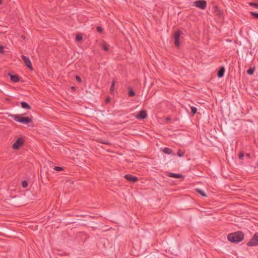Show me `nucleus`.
Segmentation results:
<instances>
[{"label":"nucleus","instance_id":"nucleus-1","mask_svg":"<svg viewBox=\"0 0 258 258\" xmlns=\"http://www.w3.org/2000/svg\"><path fill=\"white\" fill-rule=\"evenodd\" d=\"M228 240L233 243H238L244 239V235L241 231L229 233L227 236Z\"/></svg>","mask_w":258,"mask_h":258},{"label":"nucleus","instance_id":"nucleus-2","mask_svg":"<svg viewBox=\"0 0 258 258\" xmlns=\"http://www.w3.org/2000/svg\"><path fill=\"white\" fill-rule=\"evenodd\" d=\"M11 116L15 121L22 122L24 124H28L32 121L31 118L28 116L22 117L20 115L18 114L12 115Z\"/></svg>","mask_w":258,"mask_h":258},{"label":"nucleus","instance_id":"nucleus-3","mask_svg":"<svg viewBox=\"0 0 258 258\" xmlns=\"http://www.w3.org/2000/svg\"><path fill=\"white\" fill-rule=\"evenodd\" d=\"M249 246H258V233H255L252 238L247 242Z\"/></svg>","mask_w":258,"mask_h":258},{"label":"nucleus","instance_id":"nucleus-4","mask_svg":"<svg viewBox=\"0 0 258 258\" xmlns=\"http://www.w3.org/2000/svg\"><path fill=\"white\" fill-rule=\"evenodd\" d=\"M182 34L180 30L176 31L174 33V44L176 47H179L180 45L179 38Z\"/></svg>","mask_w":258,"mask_h":258},{"label":"nucleus","instance_id":"nucleus-5","mask_svg":"<svg viewBox=\"0 0 258 258\" xmlns=\"http://www.w3.org/2000/svg\"><path fill=\"white\" fill-rule=\"evenodd\" d=\"M194 6L202 10H204L207 7V2L204 0H199L194 3Z\"/></svg>","mask_w":258,"mask_h":258},{"label":"nucleus","instance_id":"nucleus-6","mask_svg":"<svg viewBox=\"0 0 258 258\" xmlns=\"http://www.w3.org/2000/svg\"><path fill=\"white\" fill-rule=\"evenodd\" d=\"M24 144V140L22 138H18L13 144L12 148L14 150L19 149Z\"/></svg>","mask_w":258,"mask_h":258},{"label":"nucleus","instance_id":"nucleus-7","mask_svg":"<svg viewBox=\"0 0 258 258\" xmlns=\"http://www.w3.org/2000/svg\"><path fill=\"white\" fill-rule=\"evenodd\" d=\"M22 58L23 60L24 61V62H25V65L31 70H32L33 68L32 66L31 62L29 58L26 56L22 55Z\"/></svg>","mask_w":258,"mask_h":258},{"label":"nucleus","instance_id":"nucleus-8","mask_svg":"<svg viewBox=\"0 0 258 258\" xmlns=\"http://www.w3.org/2000/svg\"><path fill=\"white\" fill-rule=\"evenodd\" d=\"M147 116V112L145 110H142L140 111L136 115V117L139 119H144Z\"/></svg>","mask_w":258,"mask_h":258},{"label":"nucleus","instance_id":"nucleus-9","mask_svg":"<svg viewBox=\"0 0 258 258\" xmlns=\"http://www.w3.org/2000/svg\"><path fill=\"white\" fill-rule=\"evenodd\" d=\"M124 178L128 181L132 182H135L138 180L137 177L128 174L125 175Z\"/></svg>","mask_w":258,"mask_h":258},{"label":"nucleus","instance_id":"nucleus-10","mask_svg":"<svg viewBox=\"0 0 258 258\" xmlns=\"http://www.w3.org/2000/svg\"><path fill=\"white\" fill-rule=\"evenodd\" d=\"M9 76L10 77L12 81L15 83H17L19 81V78L18 76L16 75H12L10 73H9Z\"/></svg>","mask_w":258,"mask_h":258},{"label":"nucleus","instance_id":"nucleus-11","mask_svg":"<svg viewBox=\"0 0 258 258\" xmlns=\"http://www.w3.org/2000/svg\"><path fill=\"white\" fill-rule=\"evenodd\" d=\"M225 72V68L224 67H221L220 70L218 72V76L219 78H222L224 76V74Z\"/></svg>","mask_w":258,"mask_h":258},{"label":"nucleus","instance_id":"nucleus-12","mask_svg":"<svg viewBox=\"0 0 258 258\" xmlns=\"http://www.w3.org/2000/svg\"><path fill=\"white\" fill-rule=\"evenodd\" d=\"M101 46L104 50H105V51H108L109 45L107 44L106 42L103 41L101 43Z\"/></svg>","mask_w":258,"mask_h":258},{"label":"nucleus","instance_id":"nucleus-13","mask_svg":"<svg viewBox=\"0 0 258 258\" xmlns=\"http://www.w3.org/2000/svg\"><path fill=\"white\" fill-rule=\"evenodd\" d=\"M169 176L173 178H180L183 177V176L182 175L180 174H177V173H170L169 174Z\"/></svg>","mask_w":258,"mask_h":258},{"label":"nucleus","instance_id":"nucleus-14","mask_svg":"<svg viewBox=\"0 0 258 258\" xmlns=\"http://www.w3.org/2000/svg\"><path fill=\"white\" fill-rule=\"evenodd\" d=\"M163 152L165 154L169 155L171 154L172 153V150L171 149L167 147H165L163 149Z\"/></svg>","mask_w":258,"mask_h":258},{"label":"nucleus","instance_id":"nucleus-15","mask_svg":"<svg viewBox=\"0 0 258 258\" xmlns=\"http://www.w3.org/2000/svg\"><path fill=\"white\" fill-rule=\"evenodd\" d=\"M21 107L23 108L30 109L31 108L30 106L26 102H21Z\"/></svg>","mask_w":258,"mask_h":258},{"label":"nucleus","instance_id":"nucleus-16","mask_svg":"<svg viewBox=\"0 0 258 258\" xmlns=\"http://www.w3.org/2000/svg\"><path fill=\"white\" fill-rule=\"evenodd\" d=\"M254 71V68H250L247 71V73L248 74L252 75H253Z\"/></svg>","mask_w":258,"mask_h":258},{"label":"nucleus","instance_id":"nucleus-17","mask_svg":"<svg viewBox=\"0 0 258 258\" xmlns=\"http://www.w3.org/2000/svg\"><path fill=\"white\" fill-rule=\"evenodd\" d=\"M115 81L114 80L112 81L111 83V86L110 87V91L111 92H113L114 90V86H115Z\"/></svg>","mask_w":258,"mask_h":258},{"label":"nucleus","instance_id":"nucleus-18","mask_svg":"<svg viewBox=\"0 0 258 258\" xmlns=\"http://www.w3.org/2000/svg\"><path fill=\"white\" fill-rule=\"evenodd\" d=\"M83 40V37L81 35H77L76 37V40L77 42H80Z\"/></svg>","mask_w":258,"mask_h":258},{"label":"nucleus","instance_id":"nucleus-19","mask_svg":"<svg viewBox=\"0 0 258 258\" xmlns=\"http://www.w3.org/2000/svg\"><path fill=\"white\" fill-rule=\"evenodd\" d=\"M128 94V95L131 97H133L135 95V93L132 89H131L129 90Z\"/></svg>","mask_w":258,"mask_h":258},{"label":"nucleus","instance_id":"nucleus-20","mask_svg":"<svg viewBox=\"0 0 258 258\" xmlns=\"http://www.w3.org/2000/svg\"><path fill=\"white\" fill-rule=\"evenodd\" d=\"M248 5L250 6L253 7H254L256 9H258V4H257L250 2V3H248Z\"/></svg>","mask_w":258,"mask_h":258},{"label":"nucleus","instance_id":"nucleus-21","mask_svg":"<svg viewBox=\"0 0 258 258\" xmlns=\"http://www.w3.org/2000/svg\"><path fill=\"white\" fill-rule=\"evenodd\" d=\"M177 155L179 157H183L184 155V153L181 151L180 150H179L177 152Z\"/></svg>","mask_w":258,"mask_h":258},{"label":"nucleus","instance_id":"nucleus-22","mask_svg":"<svg viewBox=\"0 0 258 258\" xmlns=\"http://www.w3.org/2000/svg\"><path fill=\"white\" fill-rule=\"evenodd\" d=\"M191 111L193 114H195V113H196V112L197 111V108L194 106H191Z\"/></svg>","mask_w":258,"mask_h":258},{"label":"nucleus","instance_id":"nucleus-23","mask_svg":"<svg viewBox=\"0 0 258 258\" xmlns=\"http://www.w3.org/2000/svg\"><path fill=\"white\" fill-rule=\"evenodd\" d=\"M54 170H55L56 171H60L62 170V167H59V166H55V167L54 168Z\"/></svg>","mask_w":258,"mask_h":258},{"label":"nucleus","instance_id":"nucleus-24","mask_svg":"<svg viewBox=\"0 0 258 258\" xmlns=\"http://www.w3.org/2000/svg\"><path fill=\"white\" fill-rule=\"evenodd\" d=\"M22 185L23 187H26L28 186V183L26 180H23L22 183Z\"/></svg>","mask_w":258,"mask_h":258},{"label":"nucleus","instance_id":"nucleus-25","mask_svg":"<svg viewBox=\"0 0 258 258\" xmlns=\"http://www.w3.org/2000/svg\"><path fill=\"white\" fill-rule=\"evenodd\" d=\"M198 192L203 197H206V195L201 189H197Z\"/></svg>","mask_w":258,"mask_h":258},{"label":"nucleus","instance_id":"nucleus-26","mask_svg":"<svg viewBox=\"0 0 258 258\" xmlns=\"http://www.w3.org/2000/svg\"><path fill=\"white\" fill-rule=\"evenodd\" d=\"M250 14L255 17L256 18H257L258 19V13H255V12H250Z\"/></svg>","mask_w":258,"mask_h":258},{"label":"nucleus","instance_id":"nucleus-27","mask_svg":"<svg viewBox=\"0 0 258 258\" xmlns=\"http://www.w3.org/2000/svg\"><path fill=\"white\" fill-rule=\"evenodd\" d=\"M97 29V31L99 32V33H101L102 32L103 30H102V28L100 27V26H98L96 28Z\"/></svg>","mask_w":258,"mask_h":258},{"label":"nucleus","instance_id":"nucleus-28","mask_svg":"<svg viewBox=\"0 0 258 258\" xmlns=\"http://www.w3.org/2000/svg\"><path fill=\"white\" fill-rule=\"evenodd\" d=\"M243 157H244V155L243 154H242V153L240 154L239 155V158L241 160L243 159Z\"/></svg>","mask_w":258,"mask_h":258},{"label":"nucleus","instance_id":"nucleus-29","mask_svg":"<svg viewBox=\"0 0 258 258\" xmlns=\"http://www.w3.org/2000/svg\"><path fill=\"white\" fill-rule=\"evenodd\" d=\"M76 79L78 82H81V79L79 76H77Z\"/></svg>","mask_w":258,"mask_h":258},{"label":"nucleus","instance_id":"nucleus-30","mask_svg":"<svg viewBox=\"0 0 258 258\" xmlns=\"http://www.w3.org/2000/svg\"><path fill=\"white\" fill-rule=\"evenodd\" d=\"M3 49H4L3 47L2 46H0V52L3 53L4 52Z\"/></svg>","mask_w":258,"mask_h":258},{"label":"nucleus","instance_id":"nucleus-31","mask_svg":"<svg viewBox=\"0 0 258 258\" xmlns=\"http://www.w3.org/2000/svg\"><path fill=\"white\" fill-rule=\"evenodd\" d=\"M2 3V0H0V5H1Z\"/></svg>","mask_w":258,"mask_h":258}]
</instances>
